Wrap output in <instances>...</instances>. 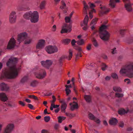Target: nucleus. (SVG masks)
Returning <instances> with one entry per match:
<instances>
[{
    "label": "nucleus",
    "instance_id": "obj_60",
    "mask_svg": "<svg viewBox=\"0 0 133 133\" xmlns=\"http://www.w3.org/2000/svg\"><path fill=\"white\" fill-rule=\"evenodd\" d=\"M128 81L127 82V84H128L130 83V79L128 78H126L124 79V81L125 82H126V81Z\"/></svg>",
    "mask_w": 133,
    "mask_h": 133
},
{
    "label": "nucleus",
    "instance_id": "obj_58",
    "mask_svg": "<svg viewBox=\"0 0 133 133\" xmlns=\"http://www.w3.org/2000/svg\"><path fill=\"white\" fill-rule=\"evenodd\" d=\"M19 104L22 106H24L25 105V104L22 101H19L18 102Z\"/></svg>",
    "mask_w": 133,
    "mask_h": 133
},
{
    "label": "nucleus",
    "instance_id": "obj_59",
    "mask_svg": "<svg viewBox=\"0 0 133 133\" xmlns=\"http://www.w3.org/2000/svg\"><path fill=\"white\" fill-rule=\"evenodd\" d=\"M90 6L91 9H92L93 8L95 7V5L93 3H90L89 5Z\"/></svg>",
    "mask_w": 133,
    "mask_h": 133
},
{
    "label": "nucleus",
    "instance_id": "obj_56",
    "mask_svg": "<svg viewBox=\"0 0 133 133\" xmlns=\"http://www.w3.org/2000/svg\"><path fill=\"white\" fill-rule=\"evenodd\" d=\"M52 105L54 107V108H58L59 106V105H55L54 104H52Z\"/></svg>",
    "mask_w": 133,
    "mask_h": 133
},
{
    "label": "nucleus",
    "instance_id": "obj_39",
    "mask_svg": "<svg viewBox=\"0 0 133 133\" xmlns=\"http://www.w3.org/2000/svg\"><path fill=\"white\" fill-rule=\"evenodd\" d=\"M111 76L114 79H117L118 77L117 74L115 73H112L111 74Z\"/></svg>",
    "mask_w": 133,
    "mask_h": 133
},
{
    "label": "nucleus",
    "instance_id": "obj_40",
    "mask_svg": "<svg viewBox=\"0 0 133 133\" xmlns=\"http://www.w3.org/2000/svg\"><path fill=\"white\" fill-rule=\"evenodd\" d=\"M72 56V51L71 50H69V55L68 56V60H70L71 59Z\"/></svg>",
    "mask_w": 133,
    "mask_h": 133
},
{
    "label": "nucleus",
    "instance_id": "obj_44",
    "mask_svg": "<svg viewBox=\"0 0 133 133\" xmlns=\"http://www.w3.org/2000/svg\"><path fill=\"white\" fill-rule=\"evenodd\" d=\"M50 118L49 116H46L44 117V120L46 122H48L50 120Z\"/></svg>",
    "mask_w": 133,
    "mask_h": 133
},
{
    "label": "nucleus",
    "instance_id": "obj_17",
    "mask_svg": "<svg viewBox=\"0 0 133 133\" xmlns=\"http://www.w3.org/2000/svg\"><path fill=\"white\" fill-rule=\"evenodd\" d=\"M124 8L125 10L128 12H131L132 10L130 2L125 3L124 4Z\"/></svg>",
    "mask_w": 133,
    "mask_h": 133
},
{
    "label": "nucleus",
    "instance_id": "obj_48",
    "mask_svg": "<svg viewBox=\"0 0 133 133\" xmlns=\"http://www.w3.org/2000/svg\"><path fill=\"white\" fill-rule=\"evenodd\" d=\"M65 91L66 96H68L71 93V91L69 89H65Z\"/></svg>",
    "mask_w": 133,
    "mask_h": 133
},
{
    "label": "nucleus",
    "instance_id": "obj_41",
    "mask_svg": "<svg viewBox=\"0 0 133 133\" xmlns=\"http://www.w3.org/2000/svg\"><path fill=\"white\" fill-rule=\"evenodd\" d=\"M102 67L101 68V69L103 71L105 70L107 67V66L104 63L102 64Z\"/></svg>",
    "mask_w": 133,
    "mask_h": 133
},
{
    "label": "nucleus",
    "instance_id": "obj_47",
    "mask_svg": "<svg viewBox=\"0 0 133 133\" xmlns=\"http://www.w3.org/2000/svg\"><path fill=\"white\" fill-rule=\"evenodd\" d=\"M65 114L67 116L70 117H74L75 116V114L72 113H66Z\"/></svg>",
    "mask_w": 133,
    "mask_h": 133
},
{
    "label": "nucleus",
    "instance_id": "obj_32",
    "mask_svg": "<svg viewBox=\"0 0 133 133\" xmlns=\"http://www.w3.org/2000/svg\"><path fill=\"white\" fill-rule=\"evenodd\" d=\"M70 41L71 39H70L67 38L63 39L62 42L63 43H64L65 44H68L70 42Z\"/></svg>",
    "mask_w": 133,
    "mask_h": 133
},
{
    "label": "nucleus",
    "instance_id": "obj_42",
    "mask_svg": "<svg viewBox=\"0 0 133 133\" xmlns=\"http://www.w3.org/2000/svg\"><path fill=\"white\" fill-rule=\"evenodd\" d=\"M28 97L30 98H32L35 100H38V98L34 95H29Z\"/></svg>",
    "mask_w": 133,
    "mask_h": 133
},
{
    "label": "nucleus",
    "instance_id": "obj_49",
    "mask_svg": "<svg viewBox=\"0 0 133 133\" xmlns=\"http://www.w3.org/2000/svg\"><path fill=\"white\" fill-rule=\"evenodd\" d=\"M71 43L72 45L73 46V47L75 46H77L75 44V43H76V41L74 39H73L72 40Z\"/></svg>",
    "mask_w": 133,
    "mask_h": 133
},
{
    "label": "nucleus",
    "instance_id": "obj_35",
    "mask_svg": "<svg viewBox=\"0 0 133 133\" xmlns=\"http://www.w3.org/2000/svg\"><path fill=\"white\" fill-rule=\"evenodd\" d=\"M38 83V81L36 80H34L30 84V85L34 87L36 86Z\"/></svg>",
    "mask_w": 133,
    "mask_h": 133
},
{
    "label": "nucleus",
    "instance_id": "obj_21",
    "mask_svg": "<svg viewBox=\"0 0 133 133\" xmlns=\"http://www.w3.org/2000/svg\"><path fill=\"white\" fill-rule=\"evenodd\" d=\"M84 98L86 102L88 103H90L92 102V97L90 95H85L84 97Z\"/></svg>",
    "mask_w": 133,
    "mask_h": 133
},
{
    "label": "nucleus",
    "instance_id": "obj_27",
    "mask_svg": "<svg viewBox=\"0 0 133 133\" xmlns=\"http://www.w3.org/2000/svg\"><path fill=\"white\" fill-rule=\"evenodd\" d=\"M28 79V77L27 76H24L21 79L20 82V83L22 84H24L25 82H27Z\"/></svg>",
    "mask_w": 133,
    "mask_h": 133
},
{
    "label": "nucleus",
    "instance_id": "obj_9",
    "mask_svg": "<svg viewBox=\"0 0 133 133\" xmlns=\"http://www.w3.org/2000/svg\"><path fill=\"white\" fill-rule=\"evenodd\" d=\"M16 45V41L14 38H11L9 41L7 46L8 50L13 49Z\"/></svg>",
    "mask_w": 133,
    "mask_h": 133
},
{
    "label": "nucleus",
    "instance_id": "obj_64",
    "mask_svg": "<svg viewBox=\"0 0 133 133\" xmlns=\"http://www.w3.org/2000/svg\"><path fill=\"white\" fill-rule=\"evenodd\" d=\"M68 26L67 25V24L66 23H64L63 24V25L62 26V28H65L66 27H67Z\"/></svg>",
    "mask_w": 133,
    "mask_h": 133
},
{
    "label": "nucleus",
    "instance_id": "obj_24",
    "mask_svg": "<svg viewBox=\"0 0 133 133\" xmlns=\"http://www.w3.org/2000/svg\"><path fill=\"white\" fill-rule=\"evenodd\" d=\"M31 11H30L25 14L23 15L24 18L26 19H29L31 17Z\"/></svg>",
    "mask_w": 133,
    "mask_h": 133
},
{
    "label": "nucleus",
    "instance_id": "obj_28",
    "mask_svg": "<svg viewBox=\"0 0 133 133\" xmlns=\"http://www.w3.org/2000/svg\"><path fill=\"white\" fill-rule=\"evenodd\" d=\"M92 41L93 43V44L94 45L95 47H97L98 46V44L97 40L93 38L92 39Z\"/></svg>",
    "mask_w": 133,
    "mask_h": 133
},
{
    "label": "nucleus",
    "instance_id": "obj_19",
    "mask_svg": "<svg viewBox=\"0 0 133 133\" xmlns=\"http://www.w3.org/2000/svg\"><path fill=\"white\" fill-rule=\"evenodd\" d=\"M118 121L116 118H111L109 121V123L111 125H115L118 123Z\"/></svg>",
    "mask_w": 133,
    "mask_h": 133
},
{
    "label": "nucleus",
    "instance_id": "obj_52",
    "mask_svg": "<svg viewBox=\"0 0 133 133\" xmlns=\"http://www.w3.org/2000/svg\"><path fill=\"white\" fill-rule=\"evenodd\" d=\"M126 30H120V33L122 35H123L124 34L125 31Z\"/></svg>",
    "mask_w": 133,
    "mask_h": 133
},
{
    "label": "nucleus",
    "instance_id": "obj_57",
    "mask_svg": "<svg viewBox=\"0 0 133 133\" xmlns=\"http://www.w3.org/2000/svg\"><path fill=\"white\" fill-rule=\"evenodd\" d=\"M91 44H89L87 46V49L88 50H90L91 49Z\"/></svg>",
    "mask_w": 133,
    "mask_h": 133
},
{
    "label": "nucleus",
    "instance_id": "obj_50",
    "mask_svg": "<svg viewBox=\"0 0 133 133\" xmlns=\"http://www.w3.org/2000/svg\"><path fill=\"white\" fill-rule=\"evenodd\" d=\"M59 125L58 123H56L54 126V129L56 130H57L59 127Z\"/></svg>",
    "mask_w": 133,
    "mask_h": 133
},
{
    "label": "nucleus",
    "instance_id": "obj_14",
    "mask_svg": "<svg viewBox=\"0 0 133 133\" xmlns=\"http://www.w3.org/2000/svg\"><path fill=\"white\" fill-rule=\"evenodd\" d=\"M100 8L101 9V10L99 14V15L100 16H102L104 14H107L110 10L109 9L107 8L104 6L101 7Z\"/></svg>",
    "mask_w": 133,
    "mask_h": 133
},
{
    "label": "nucleus",
    "instance_id": "obj_12",
    "mask_svg": "<svg viewBox=\"0 0 133 133\" xmlns=\"http://www.w3.org/2000/svg\"><path fill=\"white\" fill-rule=\"evenodd\" d=\"M74 48L78 51V53L76 55L75 59L76 60L79 58V57H81L82 56L81 54L82 52V50L80 47L77 45L74 46Z\"/></svg>",
    "mask_w": 133,
    "mask_h": 133
},
{
    "label": "nucleus",
    "instance_id": "obj_53",
    "mask_svg": "<svg viewBox=\"0 0 133 133\" xmlns=\"http://www.w3.org/2000/svg\"><path fill=\"white\" fill-rule=\"evenodd\" d=\"M28 106L31 109L34 110V109L33 106L31 104H28Z\"/></svg>",
    "mask_w": 133,
    "mask_h": 133
},
{
    "label": "nucleus",
    "instance_id": "obj_20",
    "mask_svg": "<svg viewBox=\"0 0 133 133\" xmlns=\"http://www.w3.org/2000/svg\"><path fill=\"white\" fill-rule=\"evenodd\" d=\"M0 99L3 101L5 102L8 99L5 93H0Z\"/></svg>",
    "mask_w": 133,
    "mask_h": 133
},
{
    "label": "nucleus",
    "instance_id": "obj_36",
    "mask_svg": "<svg viewBox=\"0 0 133 133\" xmlns=\"http://www.w3.org/2000/svg\"><path fill=\"white\" fill-rule=\"evenodd\" d=\"M76 43L79 45H81L83 44V39H79L76 41Z\"/></svg>",
    "mask_w": 133,
    "mask_h": 133
},
{
    "label": "nucleus",
    "instance_id": "obj_7",
    "mask_svg": "<svg viewBox=\"0 0 133 133\" xmlns=\"http://www.w3.org/2000/svg\"><path fill=\"white\" fill-rule=\"evenodd\" d=\"M28 38V34L26 32H24L20 33L17 36V41L19 42H22L26 39Z\"/></svg>",
    "mask_w": 133,
    "mask_h": 133
},
{
    "label": "nucleus",
    "instance_id": "obj_2",
    "mask_svg": "<svg viewBox=\"0 0 133 133\" xmlns=\"http://www.w3.org/2000/svg\"><path fill=\"white\" fill-rule=\"evenodd\" d=\"M121 74H126L130 78L133 77V63L130 62L127 64L120 71Z\"/></svg>",
    "mask_w": 133,
    "mask_h": 133
},
{
    "label": "nucleus",
    "instance_id": "obj_33",
    "mask_svg": "<svg viewBox=\"0 0 133 133\" xmlns=\"http://www.w3.org/2000/svg\"><path fill=\"white\" fill-rule=\"evenodd\" d=\"M113 89L115 92H121L122 91L121 88L118 87H114Z\"/></svg>",
    "mask_w": 133,
    "mask_h": 133
},
{
    "label": "nucleus",
    "instance_id": "obj_54",
    "mask_svg": "<svg viewBox=\"0 0 133 133\" xmlns=\"http://www.w3.org/2000/svg\"><path fill=\"white\" fill-rule=\"evenodd\" d=\"M119 126L121 128H123L124 127V123L122 122H121L119 123Z\"/></svg>",
    "mask_w": 133,
    "mask_h": 133
},
{
    "label": "nucleus",
    "instance_id": "obj_1",
    "mask_svg": "<svg viewBox=\"0 0 133 133\" xmlns=\"http://www.w3.org/2000/svg\"><path fill=\"white\" fill-rule=\"evenodd\" d=\"M18 61V58L16 57H11L9 58L6 63V66L9 67L8 70L2 73L1 78H4L12 79L16 78L18 76V72L21 69V66L17 67V64Z\"/></svg>",
    "mask_w": 133,
    "mask_h": 133
},
{
    "label": "nucleus",
    "instance_id": "obj_43",
    "mask_svg": "<svg viewBox=\"0 0 133 133\" xmlns=\"http://www.w3.org/2000/svg\"><path fill=\"white\" fill-rule=\"evenodd\" d=\"M97 18H95L93 19L91 22V24H93L94 25L96 24L97 23Z\"/></svg>",
    "mask_w": 133,
    "mask_h": 133
},
{
    "label": "nucleus",
    "instance_id": "obj_62",
    "mask_svg": "<svg viewBox=\"0 0 133 133\" xmlns=\"http://www.w3.org/2000/svg\"><path fill=\"white\" fill-rule=\"evenodd\" d=\"M110 78L111 77H110L107 76L105 77V79L107 81H109L110 80Z\"/></svg>",
    "mask_w": 133,
    "mask_h": 133
},
{
    "label": "nucleus",
    "instance_id": "obj_45",
    "mask_svg": "<svg viewBox=\"0 0 133 133\" xmlns=\"http://www.w3.org/2000/svg\"><path fill=\"white\" fill-rule=\"evenodd\" d=\"M71 18L68 16H66L65 18V22L66 23H70L71 21Z\"/></svg>",
    "mask_w": 133,
    "mask_h": 133
},
{
    "label": "nucleus",
    "instance_id": "obj_4",
    "mask_svg": "<svg viewBox=\"0 0 133 133\" xmlns=\"http://www.w3.org/2000/svg\"><path fill=\"white\" fill-rule=\"evenodd\" d=\"M38 70V68L36 66L33 69L32 71L34 72V74L37 78L40 79H42L46 75V72L44 69H41L39 70V71L36 72Z\"/></svg>",
    "mask_w": 133,
    "mask_h": 133
},
{
    "label": "nucleus",
    "instance_id": "obj_51",
    "mask_svg": "<svg viewBox=\"0 0 133 133\" xmlns=\"http://www.w3.org/2000/svg\"><path fill=\"white\" fill-rule=\"evenodd\" d=\"M6 106H7L10 107H15V103H13L12 104H10L8 103L6 104Z\"/></svg>",
    "mask_w": 133,
    "mask_h": 133
},
{
    "label": "nucleus",
    "instance_id": "obj_10",
    "mask_svg": "<svg viewBox=\"0 0 133 133\" xmlns=\"http://www.w3.org/2000/svg\"><path fill=\"white\" fill-rule=\"evenodd\" d=\"M45 41L43 39H41L38 41L36 46L37 49H40L44 48L45 45Z\"/></svg>",
    "mask_w": 133,
    "mask_h": 133
},
{
    "label": "nucleus",
    "instance_id": "obj_18",
    "mask_svg": "<svg viewBox=\"0 0 133 133\" xmlns=\"http://www.w3.org/2000/svg\"><path fill=\"white\" fill-rule=\"evenodd\" d=\"M9 89V88L7 85L4 83L0 84V89L2 91H7Z\"/></svg>",
    "mask_w": 133,
    "mask_h": 133
},
{
    "label": "nucleus",
    "instance_id": "obj_8",
    "mask_svg": "<svg viewBox=\"0 0 133 133\" xmlns=\"http://www.w3.org/2000/svg\"><path fill=\"white\" fill-rule=\"evenodd\" d=\"M42 65L44 67L49 69L50 66L52 65L53 61L50 60H46L45 61H42L41 62Z\"/></svg>",
    "mask_w": 133,
    "mask_h": 133
},
{
    "label": "nucleus",
    "instance_id": "obj_5",
    "mask_svg": "<svg viewBox=\"0 0 133 133\" xmlns=\"http://www.w3.org/2000/svg\"><path fill=\"white\" fill-rule=\"evenodd\" d=\"M45 50L48 54H51L56 52L58 49L57 47L55 46L49 45L45 48Z\"/></svg>",
    "mask_w": 133,
    "mask_h": 133
},
{
    "label": "nucleus",
    "instance_id": "obj_22",
    "mask_svg": "<svg viewBox=\"0 0 133 133\" xmlns=\"http://www.w3.org/2000/svg\"><path fill=\"white\" fill-rule=\"evenodd\" d=\"M119 2V0H110L109 5L111 7L113 8L115 7V3H118Z\"/></svg>",
    "mask_w": 133,
    "mask_h": 133
},
{
    "label": "nucleus",
    "instance_id": "obj_13",
    "mask_svg": "<svg viewBox=\"0 0 133 133\" xmlns=\"http://www.w3.org/2000/svg\"><path fill=\"white\" fill-rule=\"evenodd\" d=\"M62 5L60 7V8L63 10V13L64 14L66 13L68 10V7L66 6V5L63 1H61Z\"/></svg>",
    "mask_w": 133,
    "mask_h": 133
},
{
    "label": "nucleus",
    "instance_id": "obj_30",
    "mask_svg": "<svg viewBox=\"0 0 133 133\" xmlns=\"http://www.w3.org/2000/svg\"><path fill=\"white\" fill-rule=\"evenodd\" d=\"M78 106L77 103H76V104H73L70 107V109L72 111H74L75 109L78 108Z\"/></svg>",
    "mask_w": 133,
    "mask_h": 133
},
{
    "label": "nucleus",
    "instance_id": "obj_3",
    "mask_svg": "<svg viewBox=\"0 0 133 133\" xmlns=\"http://www.w3.org/2000/svg\"><path fill=\"white\" fill-rule=\"evenodd\" d=\"M109 26L102 25L99 28V36L104 41L109 40L110 37L109 33L106 30L108 29Z\"/></svg>",
    "mask_w": 133,
    "mask_h": 133
},
{
    "label": "nucleus",
    "instance_id": "obj_15",
    "mask_svg": "<svg viewBox=\"0 0 133 133\" xmlns=\"http://www.w3.org/2000/svg\"><path fill=\"white\" fill-rule=\"evenodd\" d=\"M86 15L84 19V30L85 31H86L88 28V23L89 18L87 14Z\"/></svg>",
    "mask_w": 133,
    "mask_h": 133
},
{
    "label": "nucleus",
    "instance_id": "obj_61",
    "mask_svg": "<svg viewBox=\"0 0 133 133\" xmlns=\"http://www.w3.org/2000/svg\"><path fill=\"white\" fill-rule=\"evenodd\" d=\"M65 87H66V89H69V88H71L72 87V86L70 84L68 85H65Z\"/></svg>",
    "mask_w": 133,
    "mask_h": 133
},
{
    "label": "nucleus",
    "instance_id": "obj_26",
    "mask_svg": "<svg viewBox=\"0 0 133 133\" xmlns=\"http://www.w3.org/2000/svg\"><path fill=\"white\" fill-rule=\"evenodd\" d=\"M67 107V105L66 103H64L63 105H61V112L64 113H65V109Z\"/></svg>",
    "mask_w": 133,
    "mask_h": 133
},
{
    "label": "nucleus",
    "instance_id": "obj_6",
    "mask_svg": "<svg viewBox=\"0 0 133 133\" xmlns=\"http://www.w3.org/2000/svg\"><path fill=\"white\" fill-rule=\"evenodd\" d=\"M30 21L32 23H36L38 21L39 15L38 12L35 11L31 12Z\"/></svg>",
    "mask_w": 133,
    "mask_h": 133
},
{
    "label": "nucleus",
    "instance_id": "obj_46",
    "mask_svg": "<svg viewBox=\"0 0 133 133\" xmlns=\"http://www.w3.org/2000/svg\"><path fill=\"white\" fill-rule=\"evenodd\" d=\"M116 97L118 98L122 97L123 96V95L122 94H119V93H116L115 94Z\"/></svg>",
    "mask_w": 133,
    "mask_h": 133
},
{
    "label": "nucleus",
    "instance_id": "obj_55",
    "mask_svg": "<svg viewBox=\"0 0 133 133\" xmlns=\"http://www.w3.org/2000/svg\"><path fill=\"white\" fill-rule=\"evenodd\" d=\"M94 121L97 123H99L101 122V121L99 119L97 118H96V119L95 120H94Z\"/></svg>",
    "mask_w": 133,
    "mask_h": 133
},
{
    "label": "nucleus",
    "instance_id": "obj_34",
    "mask_svg": "<svg viewBox=\"0 0 133 133\" xmlns=\"http://www.w3.org/2000/svg\"><path fill=\"white\" fill-rule=\"evenodd\" d=\"M89 117L91 120H94L96 119V117L91 113H89Z\"/></svg>",
    "mask_w": 133,
    "mask_h": 133
},
{
    "label": "nucleus",
    "instance_id": "obj_11",
    "mask_svg": "<svg viewBox=\"0 0 133 133\" xmlns=\"http://www.w3.org/2000/svg\"><path fill=\"white\" fill-rule=\"evenodd\" d=\"M16 12L13 11L10 14L9 17V21L11 23H14L16 22Z\"/></svg>",
    "mask_w": 133,
    "mask_h": 133
},
{
    "label": "nucleus",
    "instance_id": "obj_23",
    "mask_svg": "<svg viewBox=\"0 0 133 133\" xmlns=\"http://www.w3.org/2000/svg\"><path fill=\"white\" fill-rule=\"evenodd\" d=\"M89 8L88 5L84 1V10L85 14L87 15L88 14L87 11L89 10Z\"/></svg>",
    "mask_w": 133,
    "mask_h": 133
},
{
    "label": "nucleus",
    "instance_id": "obj_29",
    "mask_svg": "<svg viewBox=\"0 0 133 133\" xmlns=\"http://www.w3.org/2000/svg\"><path fill=\"white\" fill-rule=\"evenodd\" d=\"M58 122L59 123H61L63 121L65 120L66 118V117L63 116H59L57 118Z\"/></svg>",
    "mask_w": 133,
    "mask_h": 133
},
{
    "label": "nucleus",
    "instance_id": "obj_37",
    "mask_svg": "<svg viewBox=\"0 0 133 133\" xmlns=\"http://www.w3.org/2000/svg\"><path fill=\"white\" fill-rule=\"evenodd\" d=\"M68 57L66 55H63L60 57L59 60V62L60 64L62 63V61L65 58H67Z\"/></svg>",
    "mask_w": 133,
    "mask_h": 133
},
{
    "label": "nucleus",
    "instance_id": "obj_16",
    "mask_svg": "<svg viewBox=\"0 0 133 133\" xmlns=\"http://www.w3.org/2000/svg\"><path fill=\"white\" fill-rule=\"evenodd\" d=\"M72 24L71 23L69 24L67 27V28L68 29H67L66 28H62L61 31V33L63 34L64 33L70 32L72 30Z\"/></svg>",
    "mask_w": 133,
    "mask_h": 133
},
{
    "label": "nucleus",
    "instance_id": "obj_25",
    "mask_svg": "<svg viewBox=\"0 0 133 133\" xmlns=\"http://www.w3.org/2000/svg\"><path fill=\"white\" fill-rule=\"evenodd\" d=\"M129 110H128L126 111L124 109H121L118 111L119 114L122 115L128 113Z\"/></svg>",
    "mask_w": 133,
    "mask_h": 133
},
{
    "label": "nucleus",
    "instance_id": "obj_63",
    "mask_svg": "<svg viewBox=\"0 0 133 133\" xmlns=\"http://www.w3.org/2000/svg\"><path fill=\"white\" fill-rule=\"evenodd\" d=\"M42 133H48L47 130L45 129H43L41 131Z\"/></svg>",
    "mask_w": 133,
    "mask_h": 133
},
{
    "label": "nucleus",
    "instance_id": "obj_38",
    "mask_svg": "<svg viewBox=\"0 0 133 133\" xmlns=\"http://www.w3.org/2000/svg\"><path fill=\"white\" fill-rule=\"evenodd\" d=\"M31 39H28V37L25 40V41L24 42V44H30L31 43Z\"/></svg>",
    "mask_w": 133,
    "mask_h": 133
},
{
    "label": "nucleus",
    "instance_id": "obj_31",
    "mask_svg": "<svg viewBox=\"0 0 133 133\" xmlns=\"http://www.w3.org/2000/svg\"><path fill=\"white\" fill-rule=\"evenodd\" d=\"M45 2L43 1L41 2L40 5V8L41 10H42L45 8Z\"/></svg>",
    "mask_w": 133,
    "mask_h": 133
}]
</instances>
